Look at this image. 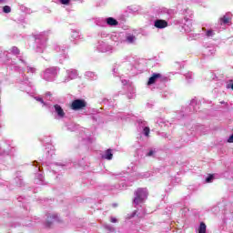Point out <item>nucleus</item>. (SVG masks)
I'll return each instance as SVG.
<instances>
[{"instance_id": "nucleus-1", "label": "nucleus", "mask_w": 233, "mask_h": 233, "mask_svg": "<svg viewBox=\"0 0 233 233\" xmlns=\"http://www.w3.org/2000/svg\"><path fill=\"white\" fill-rule=\"evenodd\" d=\"M46 48V36L44 35H35V50L37 54H43Z\"/></svg>"}, {"instance_id": "nucleus-2", "label": "nucleus", "mask_w": 233, "mask_h": 233, "mask_svg": "<svg viewBox=\"0 0 233 233\" xmlns=\"http://www.w3.org/2000/svg\"><path fill=\"white\" fill-rule=\"evenodd\" d=\"M148 197V191L147 188L139 187L137 191H135V198L133 199L134 205H141L145 199Z\"/></svg>"}, {"instance_id": "nucleus-3", "label": "nucleus", "mask_w": 233, "mask_h": 233, "mask_svg": "<svg viewBox=\"0 0 233 233\" xmlns=\"http://www.w3.org/2000/svg\"><path fill=\"white\" fill-rule=\"evenodd\" d=\"M59 73V68L57 67H49L44 71L42 74L43 79L45 81H54L56 77H57V74Z\"/></svg>"}, {"instance_id": "nucleus-4", "label": "nucleus", "mask_w": 233, "mask_h": 233, "mask_svg": "<svg viewBox=\"0 0 233 233\" xmlns=\"http://www.w3.org/2000/svg\"><path fill=\"white\" fill-rule=\"evenodd\" d=\"M59 221V216L56 213H47L45 225L46 227H52L53 223Z\"/></svg>"}, {"instance_id": "nucleus-5", "label": "nucleus", "mask_w": 233, "mask_h": 233, "mask_svg": "<svg viewBox=\"0 0 233 233\" xmlns=\"http://www.w3.org/2000/svg\"><path fill=\"white\" fill-rule=\"evenodd\" d=\"M55 50L58 54L60 63H63L64 59H68V53H66V49H65V47H61L60 46H56L55 47Z\"/></svg>"}, {"instance_id": "nucleus-6", "label": "nucleus", "mask_w": 233, "mask_h": 233, "mask_svg": "<svg viewBox=\"0 0 233 233\" xmlns=\"http://www.w3.org/2000/svg\"><path fill=\"white\" fill-rule=\"evenodd\" d=\"M85 106H86V102L81 99L74 100L71 105L73 110H81V108H85Z\"/></svg>"}, {"instance_id": "nucleus-7", "label": "nucleus", "mask_w": 233, "mask_h": 233, "mask_svg": "<svg viewBox=\"0 0 233 233\" xmlns=\"http://www.w3.org/2000/svg\"><path fill=\"white\" fill-rule=\"evenodd\" d=\"M54 110L56 119H63V117H65V110H63V107H61V106L55 105Z\"/></svg>"}, {"instance_id": "nucleus-8", "label": "nucleus", "mask_w": 233, "mask_h": 233, "mask_svg": "<svg viewBox=\"0 0 233 233\" xmlns=\"http://www.w3.org/2000/svg\"><path fill=\"white\" fill-rule=\"evenodd\" d=\"M67 76L65 78L64 83H68V81H72V79H77V70L69 69L66 71Z\"/></svg>"}, {"instance_id": "nucleus-9", "label": "nucleus", "mask_w": 233, "mask_h": 233, "mask_svg": "<svg viewBox=\"0 0 233 233\" xmlns=\"http://www.w3.org/2000/svg\"><path fill=\"white\" fill-rule=\"evenodd\" d=\"M98 52H112L114 50V47L112 46H108V44L105 42H100L97 46Z\"/></svg>"}, {"instance_id": "nucleus-10", "label": "nucleus", "mask_w": 233, "mask_h": 233, "mask_svg": "<svg viewBox=\"0 0 233 233\" xmlns=\"http://www.w3.org/2000/svg\"><path fill=\"white\" fill-rule=\"evenodd\" d=\"M163 76L159 73H154L153 76L149 78L147 85H154L157 81H161Z\"/></svg>"}, {"instance_id": "nucleus-11", "label": "nucleus", "mask_w": 233, "mask_h": 233, "mask_svg": "<svg viewBox=\"0 0 233 233\" xmlns=\"http://www.w3.org/2000/svg\"><path fill=\"white\" fill-rule=\"evenodd\" d=\"M230 19H232V15L230 13H227L222 18H220V25H230Z\"/></svg>"}, {"instance_id": "nucleus-12", "label": "nucleus", "mask_w": 233, "mask_h": 233, "mask_svg": "<svg viewBox=\"0 0 233 233\" xmlns=\"http://www.w3.org/2000/svg\"><path fill=\"white\" fill-rule=\"evenodd\" d=\"M156 28H167L168 26V23L165 20H156L155 21Z\"/></svg>"}, {"instance_id": "nucleus-13", "label": "nucleus", "mask_w": 233, "mask_h": 233, "mask_svg": "<svg viewBox=\"0 0 233 233\" xmlns=\"http://www.w3.org/2000/svg\"><path fill=\"white\" fill-rule=\"evenodd\" d=\"M114 157V154H112V149H107L102 155V159H107L110 161Z\"/></svg>"}, {"instance_id": "nucleus-14", "label": "nucleus", "mask_w": 233, "mask_h": 233, "mask_svg": "<svg viewBox=\"0 0 233 233\" xmlns=\"http://www.w3.org/2000/svg\"><path fill=\"white\" fill-rule=\"evenodd\" d=\"M137 38L136 35H127L126 36V43H127V45H134V43H136Z\"/></svg>"}, {"instance_id": "nucleus-15", "label": "nucleus", "mask_w": 233, "mask_h": 233, "mask_svg": "<svg viewBox=\"0 0 233 233\" xmlns=\"http://www.w3.org/2000/svg\"><path fill=\"white\" fill-rule=\"evenodd\" d=\"M106 25H108L109 26H117V25H119L117 20H116L114 17L106 18Z\"/></svg>"}, {"instance_id": "nucleus-16", "label": "nucleus", "mask_w": 233, "mask_h": 233, "mask_svg": "<svg viewBox=\"0 0 233 233\" xmlns=\"http://www.w3.org/2000/svg\"><path fill=\"white\" fill-rule=\"evenodd\" d=\"M85 76L87 79H90L91 81L97 79V75H96V73L92 71L86 72Z\"/></svg>"}, {"instance_id": "nucleus-17", "label": "nucleus", "mask_w": 233, "mask_h": 233, "mask_svg": "<svg viewBox=\"0 0 233 233\" xmlns=\"http://www.w3.org/2000/svg\"><path fill=\"white\" fill-rule=\"evenodd\" d=\"M186 23L183 26L185 32H192V23L190 22V20L186 19Z\"/></svg>"}, {"instance_id": "nucleus-18", "label": "nucleus", "mask_w": 233, "mask_h": 233, "mask_svg": "<svg viewBox=\"0 0 233 233\" xmlns=\"http://www.w3.org/2000/svg\"><path fill=\"white\" fill-rule=\"evenodd\" d=\"M156 154H157V149L150 148L147 152L146 156H147V157H156Z\"/></svg>"}, {"instance_id": "nucleus-19", "label": "nucleus", "mask_w": 233, "mask_h": 233, "mask_svg": "<svg viewBox=\"0 0 233 233\" xmlns=\"http://www.w3.org/2000/svg\"><path fill=\"white\" fill-rule=\"evenodd\" d=\"M198 233H207V225L204 222H201L198 227Z\"/></svg>"}, {"instance_id": "nucleus-20", "label": "nucleus", "mask_w": 233, "mask_h": 233, "mask_svg": "<svg viewBox=\"0 0 233 233\" xmlns=\"http://www.w3.org/2000/svg\"><path fill=\"white\" fill-rule=\"evenodd\" d=\"M36 183H38V185H43V174L41 173H38L37 176H36Z\"/></svg>"}, {"instance_id": "nucleus-21", "label": "nucleus", "mask_w": 233, "mask_h": 233, "mask_svg": "<svg viewBox=\"0 0 233 233\" xmlns=\"http://www.w3.org/2000/svg\"><path fill=\"white\" fill-rule=\"evenodd\" d=\"M111 39H112V41H115V43L119 42V35L117 33H114L111 35Z\"/></svg>"}, {"instance_id": "nucleus-22", "label": "nucleus", "mask_w": 233, "mask_h": 233, "mask_svg": "<svg viewBox=\"0 0 233 233\" xmlns=\"http://www.w3.org/2000/svg\"><path fill=\"white\" fill-rule=\"evenodd\" d=\"M196 105H198V100L192 99L190 102V108H193V112H196Z\"/></svg>"}, {"instance_id": "nucleus-23", "label": "nucleus", "mask_w": 233, "mask_h": 233, "mask_svg": "<svg viewBox=\"0 0 233 233\" xmlns=\"http://www.w3.org/2000/svg\"><path fill=\"white\" fill-rule=\"evenodd\" d=\"M11 53L14 54L15 56L19 55V49L16 46H13L11 48Z\"/></svg>"}, {"instance_id": "nucleus-24", "label": "nucleus", "mask_w": 233, "mask_h": 233, "mask_svg": "<svg viewBox=\"0 0 233 233\" xmlns=\"http://www.w3.org/2000/svg\"><path fill=\"white\" fill-rule=\"evenodd\" d=\"M105 228H106V230H109V232H116V228L111 225H106Z\"/></svg>"}, {"instance_id": "nucleus-25", "label": "nucleus", "mask_w": 233, "mask_h": 233, "mask_svg": "<svg viewBox=\"0 0 233 233\" xmlns=\"http://www.w3.org/2000/svg\"><path fill=\"white\" fill-rule=\"evenodd\" d=\"M71 36L73 37V39H79V32L73 31Z\"/></svg>"}, {"instance_id": "nucleus-26", "label": "nucleus", "mask_w": 233, "mask_h": 233, "mask_svg": "<svg viewBox=\"0 0 233 233\" xmlns=\"http://www.w3.org/2000/svg\"><path fill=\"white\" fill-rule=\"evenodd\" d=\"M27 74H35V67L27 66Z\"/></svg>"}, {"instance_id": "nucleus-27", "label": "nucleus", "mask_w": 233, "mask_h": 233, "mask_svg": "<svg viewBox=\"0 0 233 233\" xmlns=\"http://www.w3.org/2000/svg\"><path fill=\"white\" fill-rule=\"evenodd\" d=\"M3 10L5 14H10V12H12V8H10L8 5H5Z\"/></svg>"}, {"instance_id": "nucleus-28", "label": "nucleus", "mask_w": 233, "mask_h": 233, "mask_svg": "<svg viewBox=\"0 0 233 233\" xmlns=\"http://www.w3.org/2000/svg\"><path fill=\"white\" fill-rule=\"evenodd\" d=\"M212 181H214V175H209V176L206 178V183H212Z\"/></svg>"}, {"instance_id": "nucleus-29", "label": "nucleus", "mask_w": 233, "mask_h": 233, "mask_svg": "<svg viewBox=\"0 0 233 233\" xmlns=\"http://www.w3.org/2000/svg\"><path fill=\"white\" fill-rule=\"evenodd\" d=\"M207 37H212L214 35V31L213 30H208L206 32Z\"/></svg>"}, {"instance_id": "nucleus-30", "label": "nucleus", "mask_w": 233, "mask_h": 233, "mask_svg": "<svg viewBox=\"0 0 233 233\" xmlns=\"http://www.w3.org/2000/svg\"><path fill=\"white\" fill-rule=\"evenodd\" d=\"M111 223H117L119 220L116 217L109 218Z\"/></svg>"}, {"instance_id": "nucleus-31", "label": "nucleus", "mask_w": 233, "mask_h": 233, "mask_svg": "<svg viewBox=\"0 0 233 233\" xmlns=\"http://www.w3.org/2000/svg\"><path fill=\"white\" fill-rule=\"evenodd\" d=\"M144 134H145V136H148V134H150V128H148V127H144Z\"/></svg>"}, {"instance_id": "nucleus-32", "label": "nucleus", "mask_w": 233, "mask_h": 233, "mask_svg": "<svg viewBox=\"0 0 233 233\" xmlns=\"http://www.w3.org/2000/svg\"><path fill=\"white\" fill-rule=\"evenodd\" d=\"M2 155L4 156H8V154H10V150L8 149H3V151L1 152Z\"/></svg>"}, {"instance_id": "nucleus-33", "label": "nucleus", "mask_w": 233, "mask_h": 233, "mask_svg": "<svg viewBox=\"0 0 233 233\" xmlns=\"http://www.w3.org/2000/svg\"><path fill=\"white\" fill-rule=\"evenodd\" d=\"M186 79H187V81H190V79H192V73H187V74H186Z\"/></svg>"}, {"instance_id": "nucleus-34", "label": "nucleus", "mask_w": 233, "mask_h": 233, "mask_svg": "<svg viewBox=\"0 0 233 233\" xmlns=\"http://www.w3.org/2000/svg\"><path fill=\"white\" fill-rule=\"evenodd\" d=\"M62 5H68L70 3V0H59Z\"/></svg>"}, {"instance_id": "nucleus-35", "label": "nucleus", "mask_w": 233, "mask_h": 233, "mask_svg": "<svg viewBox=\"0 0 233 233\" xmlns=\"http://www.w3.org/2000/svg\"><path fill=\"white\" fill-rule=\"evenodd\" d=\"M36 101H39L40 103H42L43 105H45V101H43V98L41 97H35Z\"/></svg>"}, {"instance_id": "nucleus-36", "label": "nucleus", "mask_w": 233, "mask_h": 233, "mask_svg": "<svg viewBox=\"0 0 233 233\" xmlns=\"http://www.w3.org/2000/svg\"><path fill=\"white\" fill-rule=\"evenodd\" d=\"M228 143H233V134L228 139Z\"/></svg>"}, {"instance_id": "nucleus-37", "label": "nucleus", "mask_w": 233, "mask_h": 233, "mask_svg": "<svg viewBox=\"0 0 233 233\" xmlns=\"http://www.w3.org/2000/svg\"><path fill=\"white\" fill-rule=\"evenodd\" d=\"M227 88H231V89L233 90V84H232V85L228 84V85H227Z\"/></svg>"}, {"instance_id": "nucleus-38", "label": "nucleus", "mask_w": 233, "mask_h": 233, "mask_svg": "<svg viewBox=\"0 0 233 233\" xmlns=\"http://www.w3.org/2000/svg\"><path fill=\"white\" fill-rule=\"evenodd\" d=\"M16 179H19L20 183L18 185L21 187V185H23V180L21 178H16Z\"/></svg>"}, {"instance_id": "nucleus-39", "label": "nucleus", "mask_w": 233, "mask_h": 233, "mask_svg": "<svg viewBox=\"0 0 233 233\" xmlns=\"http://www.w3.org/2000/svg\"><path fill=\"white\" fill-rule=\"evenodd\" d=\"M127 80H122L123 85H127Z\"/></svg>"}, {"instance_id": "nucleus-40", "label": "nucleus", "mask_w": 233, "mask_h": 233, "mask_svg": "<svg viewBox=\"0 0 233 233\" xmlns=\"http://www.w3.org/2000/svg\"><path fill=\"white\" fill-rule=\"evenodd\" d=\"M19 61H21V63L25 64V60H23V58H19Z\"/></svg>"}, {"instance_id": "nucleus-41", "label": "nucleus", "mask_w": 233, "mask_h": 233, "mask_svg": "<svg viewBox=\"0 0 233 233\" xmlns=\"http://www.w3.org/2000/svg\"><path fill=\"white\" fill-rule=\"evenodd\" d=\"M221 105H228L225 101L220 102Z\"/></svg>"}, {"instance_id": "nucleus-42", "label": "nucleus", "mask_w": 233, "mask_h": 233, "mask_svg": "<svg viewBox=\"0 0 233 233\" xmlns=\"http://www.w3.org/2000/svg\"><path fill=\"white\" fill-rule=\"evenodd\" d=\"M5 3V0H0V5Z\"/></svg>"}, {"instance_id": "nucleus-43", "label": "nucleus", "mask_w": 233, "mask_h": 233, "mask_svg": "<svg viewBox=\"0 0 233 233\" xmlns=\"http://www.w3.org/2000/svg\"><path fill=\"white\" fill-rule=\"evenodd\" d=\"M113 72H114V74H116V68H113Z\"/></svg>"}, {"instance_id": "nucleus-44", "label": "nucleus", "mask_w": 233, "mask_h": 233, "mask_svg": "<svg viewBox=\"0 0 233 233\" xmlns=\"http://www.w3.org/2000/svg\"><path fill=\"white\" fill-rule=\"evenodd\" d=\"M46 96H50V93H47Z\"/></svg>"}]
</instances>
